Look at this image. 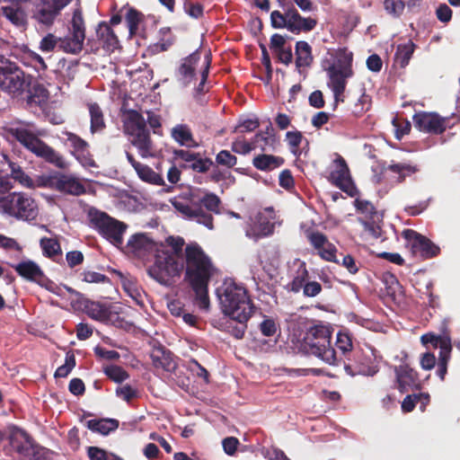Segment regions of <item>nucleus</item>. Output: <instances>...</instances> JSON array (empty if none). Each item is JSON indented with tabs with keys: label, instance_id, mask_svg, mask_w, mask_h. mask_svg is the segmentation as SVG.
<instances>
[{
	"label": "nucleus",
	"instance_id": "f257e3e1",
	"mask_svg": "<svg viewBox=\"0 0 460 460\" xmlns=\"http://www.w3.org/2000/svg\"><path fill=\"white\" fill-rule=\"evenodd\" d=\"M128 257L144 264L154 256L155 262L147 270L151 278L162 285L170 286L172 281V237L165 243H155L148 234L137 233L132 234L125 245L119 247Z\"/></svg>",
	"mask_w": 460,
	"mask_h": 460
},
{
	"label": "nucleus",
	"instance_id": "f03ea898",
	"mask_svg": "<svg viewBox=\"0 0 460 460\" xmlns=\"http://www.w3.org/2000/svg\"><path fill=\"white\" fill-rule=\"evenodd\" d=\"M184 281L195 295V304L199 309L208 311L210 306L208 284L217 275L218 270L201 246L193 242L184 250Z\"/></svg>",
	"mask_w": 460,
	"mask_h": 460
},
{
	"label": "nucleus",
	"instance_id": "7ed1b4c3",
	"mask_svg": "<svg viewBox=\"0 0 460 460\" xmlns=\"http://www.w3.org/2000/svg\"><path fill=\"white\" fill-rule=\"evenodd\" d=\"M332 330L322 323H313L306 328L301 348L305 353L315 356L323 361L335 365L337 363L336 351L332 347Z\"/></svg>",
	"mask_w": 460,
	"mask_h": 460
},
{
	"label": "nucleus",
	"instance_id": "20e7f679",
	"mask_svg": "<svg viewBox=\"0 0 460 460\" xmlns=\"http://www.w3.org/2000/svg\"><path fill=\"white\" fill-rule=\"evenodd\" d=\"M217 296L223 313L230 318L244 321L252 315L254 305L245 288L234 282L225 283Z\"/></svg>",
	"mask_w": 460,
	"mask_h": 460
},
{
	"label": "nucleus",
	"instance_id": "39448f33",
	"mask_svg": "<svg viewBox=\"0 0 460 460\" xmlns=\"http://www.w3.org/2000/svg\"><path fill=\"white\" fill-rule=\"evenodd\" d=\"M123 130L131 144L143 158L155 155V149L146 128L145 118L137 111L127 110L122 113Z\"/></svg>",
	"mask_w": 460,
	"mask_h": 460
},
{
	"label": "nucleus",
	"instance_id": "423d86ee",
	"mask_svg": "<svg viewBox=\"0 0 460 460\" xmlns=\"http://www.w3.org/2000/svg\"><path fill=\"white\" fill-rule=\"evenodd\" d=\"M8 132L24 147L37 156L43 158L59 168L66 166L63 156L39 138V135H40V132H35L29 126L25 125L15 128L12 127L8 129Z\"/></svg>",
	"mask_w": 460,
	"mask_h": 460
},
{
	"label": "nucleus",
	"instance_id": "0eeeda50",
	"mask_svg": "<svg viewBox=\"0 0 460 460\" xmlns=\"http://www.w3.org/2000/svg\"><path fill=\"white\" fill-rule=\"evenodd\" d=\"M283 12L274 10L270 13V25L273 29H287L293 34L309 32L317 25V20L312 16H302L293 4L280 3Z\"/></svg>",
	"mask_w": 460,
	"mask_h": 460
},
{
	"label": "nucleus",
	"instance_id": "6e6552de",
	"mask_svg": "<svg viewBox=\"0 0 460 460\" xmlns=\"http://www.w3.org/2000/svg\"><path fill=\"white\" fill-rule=\"evenodd\" d=\"M0 213L16 219L31 221L39 214L38 204L23 192H12L0 197Z\"/></svg>",
	"mask_w": 460,
	"mask_h": 460
},
{
	"label": "nucleus",
	"instance_id": "1a4fd4ad",
	"mask_svg": "<svg viewBox=\"0 0 460 460\" xmlns=\"http://www.w3.org/2000/svg\"><path fill=\"white\" fill-rule=\"evenodd\" d=\"M88 217L91 226L104 238L119 248L122 246L123 234L127 229L126 224L95 208L89 209Z\"/></svg>",
	"mask_w": 460,
	"mask_h": 460
},
{
	"label": "nucleus",
	"instance_id": "9d476101",
	"mask_svg": "<svg viewBox=\"0 0 460 460\" xmlns=\"http://www.w3.org/2000/svg\"><path fill=\"white\" fill-rule=\"evenodd\" d=\"M344 369L351 376L358 375L373 376L378 372L373 350L357 347L344 359Z\"/></svg>",
	"mask_w": 460,
	"mask_h": 460
},
{
	"label": "nucleus",
	"instance_id": "9b49d317",
	"mask_svg": "<svg viewBox=\"0 0 460 460\" xmlns=\"http://www.w3.org/2000/svg\"><path fill=\"white\" fill-rule=\"evenodd\" d=\"M415 127L420 131L432 135H440L447 128H451L460 121V117L453 114L450 117H441L436 112L421 111L413 116Z\"/></svg>",
	"mask_w": 460,
	"mask_h": 460
},
{
	"label": "nucleus",
	"instance_id": "f8f14e48",
	"mask_svg": "<svg viewBox=\"0 0 460 460\" xmlns=\"http://www.w3.org/2000/svg\"><path fill=\"white\" fill-rule=\"evenodd\" d=\"M25 86L23 73L0 55V88L13 95L20 94Z\"/></svg>",
	"mask_w": 460,
	"mask_h": 460
},
{
	"label": "nucleus",
	"instance_id": "ddd939ff",
	"mask_svg": "<svg viewBox=\"0 0 460 460\" xmlns=\"http://www.w3.org/2000/svg\"><path fill=\"white\" fill-rule=\"evenodd\" d=\"M402 236L413 256L427 260L438 256L440 252V248L437 244L413 229H404Z\"/></svg>",
	"mask_w": 460,
	"mask_h": 460
},
{
	"label": "nucleus",
	"instance_id": "4468645a",
	"mask_svg": "<svg viewBox=\"0 0 460 460\" xmlns=\"http://www.w3.org/2000/svg\"><path fill=\"white\" fill-rule=\"evenodd\" d=\"M420 341L424 346L431 345L435 349H440L436 373L443 381L447 373V365L451 357V337L428 332L420 337Z\"/></svg>",
	"mask_w": 460,
	"mask_h": 460
},
{
	"label": "nucleus",
	"instance_id": "2eb2a0df",
	"mask_svg": "<svg viewBox=\"0 0 460 460\" xmlns=\"http://www.w3.org/2000/svg\"><path fill=\"white\" fill-rule=\"evenodd\" d=\"M305 236L311 246L317 251V254L322 260L339 263L336 256L338 250L324 234L319 231L307 230Z\"/></svg>",
	"mask_w": 460,
	"mask_h": 460
},
{
	"label": "nucleus",
	"instance_id": "dca6fc26",
	"mask_svg": "<svg viewBox=\"0 0 460 460\" xmlns=\"http://www.w3.org/2000/svg\"><path fill=\"white\" fill-rule=\"evenodd\" d=\"M72 0H40L38 4L34 18L40 23L51 25L60 12Z\"/></svg>",
	"mask_w": 460,
	"mask_h": 460
},
{
	"label": "nucleus",
	"instance_id": "f3484780",
	"mask_svg": "<svg viewBox=\"0 0 460 460\" xmlns=\"http://www.w3.org/2000/svg\"><path fill=\"white\" fill-rule=\"evenodd\" d=\"M8 441L10 450L22 460L29 456V451L33 449L32 446L35 443L27 432L17 427L9 428Z\"/></svg>",
	"mask_w": 460,
	"mask_h": 460
},
{
	"label": "nucleus",
	"instance_id": "a211bd4d",
	"mask_svg": "<svg viewBox=\"0 0 460 460\" xmlns=\"http://www.w3.org/2000/svg\"><path fill=\"white\" fill-rule=\"evenodd\" d=\"M199 60L200 54L198 50L181 60L176 73L177 82L181 87L186 88L196 80V66Z\"/></svg>",
	"mask_w": 460,
	"mask_h": 460
},
{
	"label": "nucleus",
	"instance_id": "6ab92c4d",
	"mask_svg": "<svg viewBox=\"0 0 460 460\" xmlns=\"http://www.w3.org/2000/svg\"><path fill=\"white\" fill-rule=\"evenodd\" d=\"M174 209L181 213L184 218L195 220L210 230L214 228L212 214L205 212L200 206L192 208L189 203V199L181 202L174 199Z\"/></svg>",
	"mask_w": 460,
	"mask_h": 460
},
{
	"label": "nucleus",
	"instance_id": "aec40b11",
	"mask_svg": "<svg viewBox=\"0 0 460 460\" xmlns=\"http://www.w3.org/2000/svg\"><path fill=\"white\" fill-rule=\"evenodd\" d=\"M337 168L330 173L332 182L342 191L353 196V184L349 175V170L344 158L339 156L335 160Z\"/></svg>",
	"mask_w": 460,
	"mask_h": 460
},
{
	"label": "nucleus",
	"instance_id": "412c9836",
	"mask_svg": "<svg viewBox=\"0 0 460 460\" xmlns=\"http://www.w3.org/2000/svg\"><path fill=\"white\" fill-rule=\"evenodd\" d=\"M55 190L73 196L85 193L86 189L82 180L73 174L57 173Z\"/></svg>",
	"mask_w": 460,
	"mask_h": 460
},
{
	"label": "nucleus",
	"instance_id": "4be33fe9",
	"mask_svg": "<svg viewBox=\"0 0 460 460\" xmlns=\"http://www.w3.org/2000/svg\"><path fill=\"white\" fill-rule=\"evenodd\" d=\"M85 312L92 319L102 323L113 322L117 314L111 305L93 301L87 302Z\"/></svg>",
	"mask_w": 460,
	"mask_h": 460
},
{
	"label": "nucleus",
	"instance_id": "5701e85b",
	"mask_svg": "<svg viewBox=\"0 0 460 460\" xmlns=\"http://www.w3.org/2000/svg\"><path fill=\"white\" fill-rule=\"evenodd\" d=\"M252 164L259 171L271 172L281 167L285 164V159L281 156L262 153L255 155Z\"/></svg>",
	"mask_w": 460,
	"mask_h": 460
},
{
	"label": "nucleus",
	"instance_id": "b1692460",
	"mask_svg": "<svg viewBox=\"0 0 460 460\" xmlns=\"http://www.w3.org/2000/svg\"><path fill=\"white\" fill-rule=\"evenodd\" d=\"M398 388L402 393L408 392L411 388H420L418 375L407 366L401 367L396 372Z\"/></svg>",
	"mask_w": 460,
	"mask_h": 460
},
{
	"label": "nucleus",
	"instance_id": "393cba45",
	"mask_svg": "<svg viewBox=\"0 0 460 460\" xmlns=\"http://www.w3.org/2000/svg\"><path fill=\"white\" fill-rule=\"evenodd\" d=\"M174 142L186 148H197L199 142L195 139L193 132L188 124H177L174 126Z\"/></svg>",
	"mask_w": 460,
	"mask_h": 460
},
{
	"label": "nucleus",
	"instance_id": "a878e982",
	"mask_svg": "<svg viewBox=\"0 0 460 460\" xmlns=\"http://www.w3.org/2000/svg\"><path fill=\"white\" fill-rule=\"evenodd\" d=\"M127 158L141 180L156 185H161L163 183V179L159 174L155 172L147 165L137 162L131 154L127 153Z\"/></svg>",
	"mask_w": 460,
	"mask_h": 460
},
{
	"label": "nucleus",
	"instance_id": "bb28decb",
	"mask_svg": "<svg viewBox=\"0 0 460 460\" xmlns=\"http://www.w3.org/2000/svg\"><path fill=\"white\" fill-rule=\"evenodd\" d=\"M96 34L103 49L107 51H113L119 47V40L108 23L101 22L96 30Z\"/></svg>",
	"mask_w": 460,
	"mask_h": 460
},
{
	"label": "nucleus",
	"instance_id": "cd10ccee",
	"mask_svg": "<svg viewBox=\"0 0 460 460\" xmlns=\"http://www.w3.org/2000/svg\"><path fill=\"white\" fill-rule=\"evenodd\" d=\"M16 272L31 281H40L43 272L37 263L32 261H23L13 266Z\"/></svg>",
	"mask_w": 460,
	"mask_h": 460
},
{
	"label": "nucleus",
	"instance_id": "c85d7f7f",
	"mask_svg": "<svg viewBox=\"0 0 460 460\" xmlns=\"http://www.w3.org/2000/svg\"><path fill=\"white\" fill-rule=\"evenodd\" d=\"M330 82L329 86L332 92H340L345 90L347 85V79L352 75H349L347 72L341 70L339 67L336 68L334 66H329L326 68Z\"/></svg>",
	"mask_w": 460,
	"mask_h": 460
},
{
	"label": "nucleus",
	"instance_id": "c756f323",
	"mask_svg": "<svg viewBox=\"0 0 460 460\" xmlns=\"http://www.w3.org/2000/svg\"><path fill=\"white\" fill-rule=\"evenodd\" d=\"M296 66L297 67L310 66L313 63L314 58L312 55V48L308 42L299 40L296 43Z\"/></svg>",
	"mask_w": 460,
	"mask_h": 460
},
{
	"label": "nucleus",
	"instance_id": "7c9ffc66",
	"mask_svg": "<svg viewBox=\"0 0 460 460\" xmlns=\"http://www.w3.org/2000/svg\"><path fill=\"white\" fill-rule=\"evenodd\" d=\"M3 15L14 26L18 28L25 27L27 24V15L24 10L19 6H3L1 8Z\"/></svg>",
	"mask_w": 460,
	"mask_h": 460
},
{
	"label": "nucleus",
	"instance_id": "2f4dec72",
	"mask_svg": "<svg viewBox=\"0 0 460 460\" xmlns=\"http://www.w3.org/2000/svg\"><path fill=\"white\" fill-rule=\"evenodd\" d=\"M252 138L255 149L259 148L262 153L274 152L279 146L277 135L265 136L264 133L258 132Z\"/></svg>",
	"mask_w": 460,
	"mask_h": 460
},
{
	"label": "nucleus",
	"instance_id": "473e14b6",
	"mask_svg": "<svg viewBox=\"0 0 460 460\" xmlns=\"http://www.w3.org/2000/svg\"><path fill=\"white\" fill-rule=\"evenodd\" d=\"M416 45L412 40H408L406 43L399 44L394 55V61L402 67L404 68L409 65V62L413 55Z\"/></svg>",
	"mask_w": 460,
	"mask_h": 460
},
{
	"label": "nucleus",
	"instance_id": "72a5a7b5",
	"mask_svg": "<svg viewBox=\"0 0 460 460\" xmlns=\"http://www.w3.org/2000/svg\"><path fill=\"white\" fill-rule=\"evenodd\" d=\"M353 53L349 51L347 48L339 49L336 52V60L330 66L339 67L341 70L347 72L349 75H353L352 69Z\"/></svg>",
	"mask_w": 460,
	"mask_h": 460
},
{
	"label": "nucleus",
	"instance_id": "f704fd0d",
	"mask_svg": "<svg viewBox=\"0 0 460 460\" xmlns=\"http://www.w3.org/2000/svg\"><path fill=\"white\" fill-rule=\"evenodd\" d=\"M119 426V422L113 419L105 420H89L86 421V427L102 435H107L111 431L115 430Z\"/></svg>",
	"mask_w": 460,
	"mask_h": 460
},
{
	"label": "nucleus",
	"instance_id": "c9c22d12",
	"mask_svg": "<svg viewBox=\"0 0 460 460\" xmlns=\"http://www.w3.org/2000/svg\"><path fill=\"white\" fill-rule=\"evenodd\" d=\"M4 160L8 164V166L11 168V180L18 181L22 186L31 189L33 188L32 178H31L28 174H26L20 166L15 165L11 163L7 159V155L2 153Z\"/></svg>",
	"mask_w": 460,
	"mask_h": 460
},
{
	"label": "nucleus",
	"instance_id": "e433bc0d",
	"mask_svg": "<svg viewBox=\"0 0 460 460\" xmlns=\"http://www.w3.org/2000/svg\"><path fill=\"white\" fill-rule=\"evenodd\" d=\"M84 38H79L72 33L71 36L60 38L59 49L64 52L77 54L83 49Z\"/></svg>",
	"mask_w": 460,
	"mask_h": 460
},
{
	"label": "nucleus",
	"instance_id": "4c0bfd02",
	"mask_svg": "<svg viewBox=\"0 0 460 460\" xmlns=\"http://www.w3.org/2000/svg\"><path fill=\"white\" fill-rule=\"evenodd\" d=\"M309 273L305 261H299L298 268L296 271L292 281L288 284V287L292 292L297 293L306 284Z\"/></svg>",
	"mask_w": 460,
	"mask_h": 460
},
{
	"label": "nucleus",
	"instance_id": "58836bf2",
	"mask_svg": "<svg viewBox=\"0 0 460 460\" xmlns=\"http://www.w3.org/2000/svg\"><path fill=\"white\" fill-rule=\"evenodd\" d=\"M335 345L344 356L345 359L352 353V350L357 348L353 346L351 335L345 330L340 331L337 333Z\"/></svg>",
	"mask_w": 460,
	"mask_h": 460
},
{
	"label": "nucleus",
	"instance_id": "ea45409f",
	"mask_svg": "<svg viewBox=\"0 0 460 460\" xmlns=\"http://www.w3.org/2000/svg\"><path fill=\"white\" fill-rule=\"evenodd\" d=\"M387 170L398 174L396 181L402 183L406 180V177L419 172V167L410 164H393L388 165Z\"/></svg>",
	"mask_w": 460,
	"mask_h": 460
},
{
	"label": "nucleus",
	"instance_id": "a19ab883",
	"mask_svg": "<svg viewBox=\"0 0 460 460\" xmlns=\"http://www.w3.org/2000/svg\"><path fill=\"white\" fill-rule=\"evenodd\" d=\"M88 109L91 117V132L102 131L105 128L102 111L96 103H90Z\"/></svg>",
	"mask_w": 460,
	"mask_h": 460
},
{
	"label": "nucleus",
	"instance_id": "79ce46f5",
	"mask_svg": "<svg viewBox=\"0 0 460 460\" xmlns=\"http://www.w3.org/2000/svg\"><path fill=\"white\" fill-rule=\"evenodd\" d=\"M130 36L137 33L138 26L144 21V15L134 8H128L125 15Z\"/></svg>",
	"mask_w": 460,
	"mask_h": 460
},
{
	"label": "nucleus",
	"instance_id": "37998d69",
	"mask_svg": "<svg viewBox=\"0 0 460 460\" xmlns=\"http://www.w3.org/2000/svg\"><path fill=\"white\" fill-rule=\"evenodd\" d=\"M200 207H204L208 211L214 214H219L220 213V205H221V199L220 198L216 195L215 193L209 192L206 193L200 199H199Z\"/></svg>",
	"mask_w": 460,
	"mask_h": 460
},
{
	"label": "nucleus",
	"instance_id": "c03bdc74",
	"mask_svg": "<svg viewBox=\"0 0 460 460\" xmlns=\"http://www.w3.org/2000/svg\"><path fill=\"white\" fill-rule=\"evenodd\" d=\"M40 247L43 251V254L49 258H53L62 252L59 243L53 238H41Z\"/></svg>",
	"mask_w": 460,
	"mask_h": 460
},
{
	"label": "nucleus",
	"instance_id": "a18cd8bd",
	"mask_svg": "<svg viewBox=\"0 0 460 460\" xmlns=\"http://www.w3.org/2000/svg\"><path fill=\"white\" fill-rule=\"evenodd\" d=\"M232 322L227 325V332L236 339H242L247 329L248 320L243 321L240 318H231Z\"/></svg>",
	"mask_w": 460,
	"mask_h": 460
},
{
	"label": "nucleus",
	"instance_id": "49530a36",
	"mask_svg": "<svg viewBox=\"0 0 460 460\" xmlns=\"http://www.w3.org/2000/svg\"><path fill=\"white\" fill-rule=\"evenodd\" d=\"M303 138H304L303 134L298 130L288 131L286 133V139L289 146L290 151L295 155H298L300 154L298 149H299V146L301 145Z\"/></svg>",
	"mask_w": 460,
	"mask_h": 460
},
{
	"label": "nucleus",
	"instance_id": "de8ad7c7",
	"mask_svg": "<svg viewBox=\"0 0 460 460\" xmlns=\"http://www.w3.org/2000/svg\"><path fill=\"white\" fill-rule=\"evenodd\" d=\"M72 33L79 38H85L84 22L80 10H75L72 18Z\"/></svg>",
	"mask_w": 460,
	"mask_h": 460
},
{
	"label": "nucleus",
	"instance_id": "09e8293b",
	"mask_svg": "<svg viewBox=\"0 0 460 460\" xmlns=\"http://www.w3.org/2000/svg\"><path fill=\"white\" fill-rule=\"evenodd\" d=\"M124 289L137 305L144 306L145 293L140 288H138L133 283L128 282L124 285Z\"/></svg>",
	"mask_w": 460,
	"mask_h": 460
},
{
	"label": "nucleus",
	"instance_id": "8fccbe9b",
	"mask_svg": "<svg viewBox=\"0 0 460 460\" xmlns=\"http://www.w3.org/2000/svg\"><path fill=\"white\" fill-rule=\"evenodd\" d=\"M57 180V174L54 175H37L32 179L33 188H49L55 190V182Z\"/></svg>",
	"mask_w": 460,
	"mask_h": 460
},
{
	"label": "nucleus",
	"instance_id": "3c124183",
	"mask_svg": "<svg viewBox=\"0 0 460 460\" xmlns=\"http://www.w3.org/2000/svg\"><path fill=\"white\" fill-rule=\"evenodd\" d=\"M59 41L60 38L56 37L52 33H48L46 36H44L40 42L39 49L42 52H51L53 51L57 47L59 48Z\"/></svg>",
	"mask_w": 460,
	"mask_h": 460
},
{
	"label": "nucleus",
	"instance_id": "603ef678",
	"mask_svg": "<svg viewBox=\"0 0 460 460\" xmlns=\"http://www.w3.org/2000/svg\"><path fill=\"white\" fill-rule=\"evenodd\" d=\"M384 5L385 11L394 17H399L405 7L402 0H385Z\"/></svg>",
	"mask_w": 460,
	"mask_h": 460
},
{
	"label": "nucleus",
	"instance_id": "864d4df0",
	"mask_svg": "<svg viewBox=\"0 0 460 460\" xmlns=\"http://www.w3.org/2000/svg\"><path fill=\"white\" fill-rule=\"evenodd\" d=\"M371 104V97L367 95L366 93H363L358 100V102L355 103L353 113L357 117L362 116L365 112H367Z\"/></svg>",
	"mask_w": 460,
	"mask_h": 460
},
{
	"label": "nucleus",
	"instance_id": "5fc2aeb1",
	"mask_svg": "<svg viewBox=\"0 0 460 460\" xmlns=\"http://www.w3.org/2000/svg\"><path fill=\"white\" fill-rule=\"evenodd\" d=\"M24 460H50L49 451L34 443Z\"/></svg>",
	"mask_w": 460,
	"mask_h": 460
},
{
	"label": "nucleus",
	"instance_id": "6e6d98bb",
	"mask_svg": "<svg viewBox=\"0 0 460 460\" xmlns=\"http://www.w3.org/2000/svg\"><path fill=\"white\" fill-rule=\"evenodd\" d=\"M255 149L253 138L251 142H247L244 139H236L232 144V150L234 153L241 155H247Z\"/></svg>",
	"mask_w": 460,
	"mask_h": 460
},
{
	"label": "nucleus",
	"instance_id": "4d7b16f0",
	"mask_svg": "<svg viewBox=\"0 0 460 460\" xmlns=\"http://www.w3.org/2000/svg\"><path fill=\"white\" fill-rule=\"evenodd\" d=\"M105 374L114 382L120 383L128 377L127 372L120 367L111 366L105 368Z\"/></svg>",
	"mask_w": 460,
	"mask_h": 460
},
{
	"label": "nucleus",
	"instance_id": "13d9d810",
	"mask_svg": "<svg viewBox=\"0 0 460 460\" xmlns=\"http://www.w3.org/2000/svg\"><path fill=\"white\" fill-rule=\"evenodd\" d=\"M216 162L220 165L226 166L227 168H233L237 163V158L229 151L222 150L217 155Z\"/></svg>",
	"mask_w": 460,
	"mask_h": 460
},
{
	"label": "nucleus",
	"instance_id": "bf43d9fd",
	"mask_svg": "<svg viewBox=\"0 0 460 460\" xmlns=\"http://www.w3.org/2000/svg\"><path fill=\"white\" fill-rule=\"evenodd\" d=\"M76 160L84 166V167H95V162L88 150V147H84L80 151H76L73 155Z\"/></svg>",
	"mask_w": 460,
	"mask_h": 460
},
{
	"label": "nucleus",
	"instance_id": "052dcab7",
	"mask_svg": "<svg viewBox=\"0 0 460 460\" xmlns=\"http://www.w3.org/2000/svg\"><path fill=\"white\" fill-rule=\"evenodd\" d=\"M5 164H0V193H6L13 188L11 177L5 170Z\"/></svg>",
	"mask_w": 460,
	"mask_h": 460
},
{
	"label": "nucleus",
	"instance_id": "680f3d73",
	"mask_svg": "<svg viewBox=\"0 0 460 460\" xmlns=\"http://www.w3.org/2000/svg\"><path fill=\"white\" fill-rule=\"evenodd\" d=\"M75 365V359L74 355L67 354L66 357V362L64 365L58 367L55 372L56 377H66Z\"/></svg>",
	"mask_w": 460,
	"mask_h": 460
},
{
	"label": "nucleus",
	"instance_id": "e2e57ef3",
	"mask_svg": "<svg viewBox=\"0 0 460 460\" xmlns=\"http://www.w3.org/2000/svg\"><path fill=\"white\" fill-rule=\"evenodd\" d=\"M211 165H213V161L210 158L203 159L198 156L189 166L197 172H207Z\"/></svg>",
	"mask_w": 460,
	"mask_h": 460
},
{
	"label": "nucleus",
	"instance_id": "0e129e2a",
	"mask_svg": "<svg viewBox=\"0 0 460 460\" xmlns=\"http://www.w3.org/2000/svg\"><path fill=\"white\" fill-rule=\"evenodd\" d=\"M258 230L261 236L270 235L274 231V224L270 223L266 217L260 214L258 217Z\"/></svg>",
	"mask_w": 460,
	"mask_h": 460
},
{
	"label": "nucleus",
	"instance_id": "69168bd1",
	"mask_svg": "<svg viewBox=\"0 0 460 460\" xmlns=\"http://www.w3.org/2000/svg\"><path fill=\"white\" fill-rule=\"evenodd\" d=\"M183 8L185 13L193 18L198 19L203 15V5L199 3L186 0Z\"/></svg>",
	"mask_w": 460,
	"mask_h": 460
},
{
	"label": "nucleus",
	"instance_id": "338daca9",
	"mask_svg": "<svg viewBox=\"0 0 460 460\" xmlns=\"http://www.w3.org/2000/svg\"><path fill=\"white\" fill-rule=\"evenodd\" d=\"M279 184L285 190H291L295 186V181L291 171L288 169H285L280 172L279 176Z\"/></svg>",
	"mask_w": 460,
	"mask_h": 460
},
{
	"label": "nucleus",
	"instance_id": "774afa93",
	"mask_svg": "<svg viewBox=\"0 0 460 460\" xmlns=\"http://www.w3.org/2000/svg\"><path fill=\"white\" fill-rule=\"evenodd\" d=\"M67 142L69 146L72 147V154L74 155L76 151H80L84 147H88V144L86 141L79 137L78 136L68 133L67 134Z\"/></svg>",
	"mask_w": 460,
	"mask_h": 460
}]
</instances>
